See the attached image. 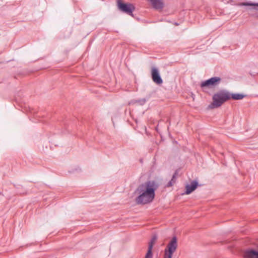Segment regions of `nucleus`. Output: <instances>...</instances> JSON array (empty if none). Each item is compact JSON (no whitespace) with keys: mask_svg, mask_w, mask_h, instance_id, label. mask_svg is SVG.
I'll return each mask as SVG.
<instances>
[{"mask_svg":"<svg viewBox=\"0 0 258 258\" xmlns=\"http://www.w3.org/2000/svg\"><path fill=\"white\" fill-rule=\"evenodd\" d=\"M157 239V236L156 235H153L150 242H149L148 250H150V251H152L153 245Z\"/></svg>","mask_w":258,"mask_h":258,"instance_id":"10","label":"nucleus"},{"mask_svg":"<svg viewBox=\"0 0 258 258\" xmlns=\"http://www.w3.org/2000/svg\"><path fill=\"white\" fill-rule=\"evenodd\" d=\"M119 9L122 12L130 15H133L132 12L135 10V7L133 5L128 4H123L121 2L118 3Z\"/></svg>","mask_w":258,"mask_h":258,"instance_id":"5","label":"nucleus"},{"mask_svg":"<svg viewBox=\"0 0 258 258\" xmlns=\"http://www.w3.org/2000/svg\"><path fill=\"white\" fill-rule=\"evenodd\" d=\"M151 73L153 81L157 84H162L163 81L159 75L158 69L155 68H152Z\"/></svg>","mask_w":258,"mask_h":258,"instance_id":"6","label":"nucleus"},{"mask_svg":"<svg viewBox=\"0 0 258 258\" xmlns=\"http://www.w3.org/2000/svg\"><path fill=\"white\" fill-rule=\"evenodd\" d=\"M198 186V182L196 181H192L190 184H187L185 186L186 191L185 194L189 195L193 191H194Z\"/></svg>","mask_w":258,"mask_h":258,"instance_id":"7","label":"nucleus"},{"mask_svg":"<svg viewBox=\"0 0 258 258\" xmlns=\"http://www.w3.org/2000/svg\"><path fill=\"white\" fill-rule=\"evenodd\" d=\"M138 102L140 103V104L143 105L145 103L146 100L145 99H143L141 100H139Z\"/></svg>","mask_w":258,"mask_h":258,"instance_id":"14","label":"nucleus"},{"mask_svg":"<svg viewBox=\"0 0 258 258\" xmlns=\"http://www.w3.org/2000/svg\"><path fill=\"white\" fill-rule=\"evenodd\" d=\"M230 92L223 90H221L213 96V102L209 105V108L213 109L220 107L224 102L230 99Z\"/></svg>","mask_w":258,"mask_h":258,"instance_id":"2","label":"nucleus"},{"mask_svg":"<svg viewBox=\"0 0 258 258\" xmlns=\"http://www.w3.org/2000/svg\"><path fill=\"white\" fill-rule=\"evenodd\" d=\"M175 175L173 176L172 179L167 184V186H171L175 183Z\"/></svg>","mask_w":258,"mask_h":258,"instance_id":"12","label":"nucleus"},{"mask_svg":"<svg viewBox=\"0 0 258 258\" xmlns=\"http://www.w3.org/2000/svg\"><path fill=\"white\" fill-rule=\"evenodd\" d=\"M152 257H153L152 252L150 251V250H148V251L146 254L145 258H152Z\"/></svg>","mask_w":258,"mask_h":258,"instance_id":"13","label":"nucleus"},{"mask_svg":"<svg viewBox=\"0 0 258 258\" xmlns=\"http://www.w3.org/2000/svg\"><path fill=\"white\" fill-rule=\"evenodd\" d=\"M156 188L154 181H148L140 184L134 192L136 202L142 205L151 203L155 198Z\"/></svg>","mask_w":258,"mask_h":258,"instance_id":"1","label":"nucleus"},{"mask_svg":"<svg viewBox=\"0 0 258 258\" xmlns=\"http://www.w3.org/2000/svg\"><path fill=\"white\" fill-rule=\"evenodd\" d=\"M230 99L232 98L233 100H241L242 99L245 95L242 94H239V93H234V94H231L230 93Z\"/></svg>","mask_w":258,"mask_h":258,"instance_id":"9","label":"nucleus"},{"mask_svg":"<svg viewBox=\"0 0 258 258\" xmlns=\"http://www.w3.org/2000/svg\"><path fill=\"white\" fill-rule=\"evenodd\" d=\"M221 79L220 77H215L203 82L201 84L202 88L207 87L212 88L218 85L221 82Z\"/></svg>","mask_w":258,"mask_h":258,"instance_id":"4","label":"nucleus"},{"mask_svg":"<svg viewBox=\"0 0 258 258\" xmlns=\"http://www.w3.org/2000/svg\"><path fill=\"white\" fill-rule=\"evenodd\" d=\"M240 6H254V8L253 9L255 10L258 11V3H242L240 4Z\"/></svg>","mask_w":258,"mask_h":258,"instance_id":"11","label":"nucleus"},{"mask_svg":"<svg viewBox=\"0 0 258 258\" xmlns=\"http://www.w3.org/2000/svg\"><path fill=\"white\" fill-rule=\"evenodd\" d=\"M152 6L157 10H161L163 8L164 3L163 0H148Z\"/></svg>","mask_w":258,"mask_h":258,"instance_id":"8","label":"nucleus"},{"mask_svg":"<svg viewBox=\"0 0 258 258\" xmlns=\"http://www.w3.org/2000/svg\"><path fill=\"white\" fill-rule=\"evenodd\" d=\"M177 247V241L176 237L172 238L164 250V258H172L173 253Z\"/></svg>","mask_w":258,"mask_h":258,"instance_id":"3","label":"nucleus"}]
</instances>
